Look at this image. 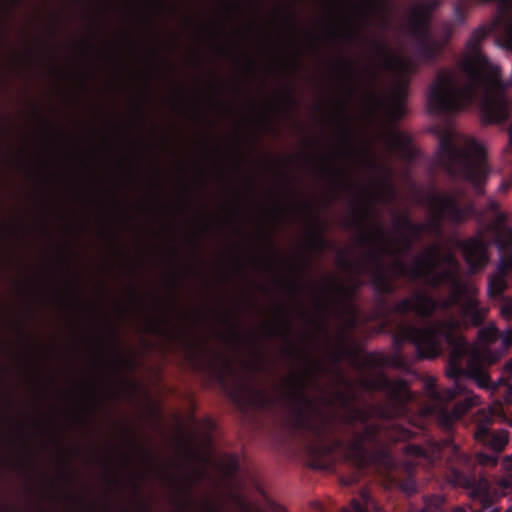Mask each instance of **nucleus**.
<instances>
[{
  "label": "nucleus",
  "mask_w": 512,
  "mask_h": 512,
  "mask_svg": "<svg viewBox=\"0 0 512 512\" xmlns=\"http://www.w3.org/2000/svg\"><path fill=\"white\" fill-rule=\"evenodd\" d=\"M473 496L478 498L483 505H487L491 501L488 482L481 480L473 491Z\"/></svg>",
  "instance_id": "obj_15"
},
{
  "label": "nucleus",
  "mask_w": 512,
  "mask_h": 512,
  "mask_svg": "<svg viewBox=\"0 0 512 512\" xmlns=\"http://www.w3.org/2000/svg\"><path fill=\"white\" fill-rule=\"evenodd\" d=\"M453 512H465V511L461 508H456Z\"/></svg>",
  "instance_id": "obj_28"
},
{
  "label": "nucleus",
  "mask_w": 512,
  "mask_h": 512,
  "mask_svg": "<svg viewBox=\"0 0 512 512\" xmlns=\"http://www.w3.org/2000/svg\"><path fill=\"white\" fill-rule=\"evenodd\" d=\"M467 9V0H459L457 3H455L454 17L451 21L444 24L443 30L441 32H453L455 28L460 26L465 21Z\"/></svg>",
  "instance_id": "obj_11"
},
{
  "label": "nucleus",
  "mask_w": 512,
  "mask_h": 512,
  "mask_svg": "<svg viewBox=\"0 0 512 512\" xmlns=\"http://www.w3.org/2000/svg\"><path fill=\"white\" fill-rule=\"evenodd\" d=\"M23 2L24 0H0V11L12 12Z\"/></svg>",
  "instance_id": "obj_18"
},
{
  "label": "nucleus",
  "mask_w": 512,
  "mask_h": 512,
  "mask_svg": "<svg viewBox=\"0 0 512 512\" xmlns=\"http://www.w3.org/2000/svg\"><path fill=\"white\" fill-rule=\"evenodd\" d=\"M459 68L442 69L436 74L427 92L429 110L452 113L479 99L486 123L506 120L512 105L506 92L508 84L501 79L499 67L482 54L479 37L468 42Z\"/></svg>",
  "instance_id": "obj_2"
},
{
  "label": "nucleus",
  "mask_w": 512,
  "mask_h": 512,
  "mask_svg": "<svg viewBox=\"0 0 512 512\" xmlns=\"http://www.w3.org/2000/svg\"><path fill=\"white\" fill-rule=\"evenodd\" d=\"M502 413V405L494 403L487 411H482V419L479 420L475 437L479 442L489 446L495 451H501L508 443V434L504 431L491 432L485 425V422L490 421L493 417L499 416Z\"/></svg>",
  "instance_id": "obj_7"
},
{
  "label": "nucleus",
  "mask_w": 512,
  "mask_h": 512,
  "mask_svg": "<svg viewBox=\"0 0 512 512\" xmlns=\"http://www.w3.org/2000/svg\"><path fill=\"white\" fill-rule=\"evenodd\" d=\"M510 183H504L502 186H501V189L505 190L509 187Z\"/></svg>",
  "instance_id": "obj_27"
},
{
  "label": "nucleus",
  "mask_w": 512,
  "mask_h": 512,
  "mask_svg": "<svg viewBox=\"0 0 512 512\" xmlns=\"http://www.w3.org/2000/svg\"><path fill=\"white\" fill-rule=\"evenodd\" d=\"M479 404V399L476 395L467 393L466 399L463 403L457 404L454 410L450 413L443 409L439 410V419L444 426L450 425L454 420L458 419L470 407Z\"/></svg>",
  "instance_id": "obj_9"
},
{
  "label": "nucleus",
  "mask_w": 512,
  "mask_h": 512,
  "mask_svg": "<svg viewBox=\"0 0 512 512\" xmlns=\"http://www.w3.org/2000/svg\"><path fill=\"white\" fill-rule=\"evenodd\" d=\"M390 148L401 157L408 158L411 156V148L406 135L398 131L393 132L389 138Z\"/></svg>",
  "instance_id": "obj_10"
},
{
  "label": "nucleus",
  "mask_w": 512,
  "mask_h": 512,
  "mask_svg": "<svg viewBox=\"0 0 512 512\" xmlns=\"http://www.w3.org/2000/svg\"><path fill=\"white\" fill-rule=\"evenodd\" d=\"M509 144L505 150L506 153H509L512 151V124L509 127Z\"/></svg>",
  "instance_id": "obj_26"
},
{
  "label": "nucleus",
  "mask_w": 512,
  "mask_h": 512,
  "mask_svg": "<svg viewBox=\"0 0 512 512\" xmlns=\"http://www.w3.org/2000/svg\"><path fill=\"white\" fill-rule=\"evenodd\" d=\"M430 208L431 220L427 224L415 226L409 220L404 219L392 236L380 240L379 252L391 255L401 253L420 234L436 232L440 221H460L468 214V210L460 208L454 196L448 194L435 195Z\"/></svg>",
  "instance_id": "obj_5"
},
{
  "label": "nucleus",
  "mask_w": 512,
  "mask_h": 512,
  "mask_svg": "<svg viewBox=\"0 0 512 512\" xmlns=\"http://www.w3.org/2000/svg\"><path fill=\"white\" fill-rule=\"evenodd\" d=\"M495 44L509 52H512V34H494Z\"/></svg>",
  "instance_id": "obj_17"
},
{
  "label": "nucleus",
  "mask_w": 512,
  "mask_h": 512,
  "mask_svg": "<svg viewBox=\"0 0 512 512\" xmlns=\"http://www.w3.org/2000/svg\"><path fill=\"white\" fill-rule=\"evenodd\" d=\"M244 5L249 7H254L260 5V0H226L224 6L229 11H240L243 9Z\"/></svg>",
  "instance_id": "obj_16"
},
{
  "label": "nucleus",
  "mask_w": 512,
  "mask_h": 512,
  "mask_svg": "<svg viewBox=\"0 0 512 512\" xmlns=\"http://www.w3.org/2000/svg\"><path fill=\"white\" fill-rule=\"evenodd\" d=\"M394 271L431 285L445 284L451 290L450 296L442 302H435L421 292L399 302L395 307L399 314L415 312L420 316H428L439 310L442 311V319L423 329L401 326L398 339L413 342L424 357L438 355L442 340H446L451 346L448 374L454 377L468 374L479 387H488L489 379L484 368L497 361L508 345L512 344V329L498 337L494 325H489L479 331L478 341L474 346H468L463 341L461 332L467 325V319L477 324L485 311L477 305L475 285L458 275V264L452 254L435 245L419 255L409 267L397 260ZM501 314L506 318L512 317V300L503 301Z\"/></svg>",
  "instance_id": "obj_1"
},
{
  "label": "nucleus",
  "mask_w": 512,
  "mask_h": 512,
  "mask_svg": "<svg viewBox=\"0 0 512 512\" xmlns=\"http://www.w3.org/2000/svg\"><path fill=\"white\" fill-rule=\"evenodd\" d=\"M369 507H374V503L368 492L363 491L359 500H353L350 508L346 512H367Z\"/></svg>",
  "instance_id": "obj_13"
},
{
  "label": "nucleus",
  "mask_w": 512,
  "mask_h": 512,
  "mask_svg": "<svg viewBox=\"0 0 512 512\" xmlns=\"http://www.w3.org/2000/svg\"><path fill=\"white\" fill-rule=\"evenodd\" d=\"M447 43L445 34H419L415 52L419 58L429 60L439 55Z\"/></svg>",
  "instance_id": "obj_8"
},
{
  "label": "nucleus",
  "mask_w": 512,
  "mask_h": 512,
  "mask_svg": "<svg viewBox=\"0 0 512 512\" xmlns=\"http://www.w3.org/2000/svg\"><path fill=\"white\" fill-rule=\"evenodd\" d=\"M386 66L398 78L397 85L394 87L386 104V113L391 120L401 117L405 113L404 95L405 79L404 77L411 73L415 68L414 59L405 52H396L391 54L386 60Z\"/></svg>",
  "instance_id": "obj_6"
},
{
  "label": "nucleus",
  "mask_w": 512,
  "mask_h": 512,
  "mask_svg": "<svg viewBox=\"0 0 512 512\" xmlns=\"http://www.w3.org/2000/svg\"><path fill=\"white\" fill-rule=\"evenodd\" d=\"M493 240L502 252L501 260L497 271L489 279L488 291L491 297H498L505 290L507 283L505 277H512V255L504 254L503 250H512V230L506 225L504 218L498 216L495 222L484 233L467 240L462 245L463 255L471 269L476 270L485 265L488 258L486 255V242Z\"/></svg>",
  "instance_id": "obj_3"
},
{
  "label": "nucleus",
  "mask_w": 512,
  "mask_h": 512,
  "mask_svg": "<svg viewBox=\"0 0 512 512\" xmlns=\"http://www.w3.org/2000/svg\"><path fill=\"white\" fill-rule=\"evenodd\" d=\"M478 461L483 465H495L496 459L492 456H488L486 454H479L477 456Z\"/></svg>",
  "instance_id": "obj_22"
},
{
  "label": "nucleus",
  "mask_w": 512,
  "mask_h": 512,
  "mask_svg": "<svg viewBox=\"0 0 512 512\" xmlns=\"http://www.w3.org/2000/svg\"><path fill=\"white\" fill-rule=\"evenodd\" d=\"M369 6L373 9L384 10L388 8V0H377V2L369 1Z\"/></svg>",
  "instance_id": "obj_23"
},
{
  "label": "nucleus",
  "mask_w": 512,
  "mask_h": 512,
  "mask_svg": "<svg viewBox=\"0 0 512 512\" xmlns=\"http://www.w3.org/2000/svg\"><path fill=\"white\" fill-rule=\"evenodd\" d=\"M508 368L512 370V363L508 365Z\"/></svg>",
  "instance_id": "obj_31"
},
{
  "label": "nucleus",
  "mask_w": 512,
  "mask_h": 512,
  "mask_svg": "<svg viewBox=\"0 0 512 512\" xmlns=\"http://www.w3.org/2000/svg\"><path fill=\"white\" fill-rule=\"evenodd\" d=\"M508 21L510 22L509 27L503 30L502 32L512 33V13L507 15ZM472 32H497L495 29H486L483 27H478L474 29Z\"/></svg>",
  "instance_id": "obj_21"
},
{
  "label": "nucleus",
  "mask_w": 512,
  "mask_h": 512,
  "mask_svg": "<svg viewBox=\"0 0 512 512\" xmlns=\"http://www.w3.org/2000/svg\"><path fill=\"white\" fill-rule=\"evenodd\" d=\"M331 3L338 2L339 0H329Z\"/></svg>",
  "instance_id": "obj_30"
},
{
  "label": "nucleus",
  "mask_w": 512,
  "mask_h": 512,
  "mask_svg": "<svg viewBox=\"0 0 512 512\" xmlns=\"http://www.w3.org/2000/svg\"><path fill=\"white\" fill-rule=\"evenodd\" d=\"M430 395L439 402H448L451 401L457 394L465 393L460 383H457L454 388L446 389L442 392L436 390L435 388L429 387Z\"/></svg>",
  "instance_id": "obj_12"
},
{
  "label": "nucleus",
  "mask_w": 512,
  "mask_h": 512,
  "mask_svg": "<svg viewBox=\"0 0 512 512\" xmlns=\"http://www.w3.org/2000/svg\"><path fill=\"white\" fill-rule=\"evenodd\" d=\"M507 512H512V505L507 509Z\"/></svg>",
  "instance_id": "obj_29"
},
{
  "label": "nucleus",
  "mask_w": 512,
  "mask_h": 512,
  "mask_svg": "<svg viewBox=\"0 0 512 512\" xmlns=\"http://www.w3.org/2000/svg\"><path fill=\"white\" fill-rule=\"evenodd\" d=\"M149 6L162 7L166 4L167 0H143Z\"/></svg>",
  "instance_id": "obj_24"
},
{
  "label": "nucleus",
  "mask_w": 512,
  "mask_h": 512,
  "mask_svg": "<svg viewBox=\"0 0 512 512\" xmlns=\"http://www.w3.org/2000/svg\"><path fill=\"white\" fill-rule=\"evenodd\" d=\"M236 458L234 456H229L226 459V463L224 464V471L227 474H231L233 471L236 470Z\"/></svg>",
  "instance_id": "obj_20"
},
{
  "label": "nucleus",
  "mask_w": 512,
  "mask_h": 512,
  "mask_svg": "<svg viewBox=\"0 0 512 512\" xmlns=\"http://www.w3.org/2000/svg\"><path fill=\"white\" fill-rule=\"evenodd\" d=\"M73 1H74L75 3H77V4H78V2H79V0H73Z\"/></svg>",
  "instance_id": "obj_32"
},
{
  "label": "nucleus",
  "mask_w": 512,
  "mask_h": 512,
  "mask_svg": "<svg viewBox=\"0 0 512 512\" xmlns=\"http://www.w3.org/2000/svg\"><path fill=\"white\" fill-rule=\"evenodd\" d=\"M391 396L398 401H405L409 398L406 384L403 381H396L390 385Z\"/></svg>",
  "instance_id": "obj_14"
},
{
  "label": "nucleus",
  "mask_w": 512,
  "mask_h": 512,
  "mask_svg": "<svg viewBox=\"0 0 512 512\" xmlns=\"http://www.w3.org/2000/svg\"><path fill=\"white\" fill-rule=\"evenodd\" d=\"M438 154L444 166L460 173L472 184L477 185L486 176L483 147L452 127L439 132Z\"/></svg>",
  "instance_id": "obj_4"
},
{
  "label": "nucleus",
  "mask_w": 512,
  "mask_h": 512,
  "mask_svg": "<svg viewBox=\"0 0 512 512\" xmlns=\"http://www.w3.org/2000/svg\"><path fill=\"white\" fill-rule=\"evenodd\" d=\"M498 485L501 489V495L505 494V490L512 488V472L507 473L506 476L501 478Z\"/></svg>",
  "instance_id": "obj_19"
},
{
  "label": "nucleus",
  "mask_w": 512,
  "mask_h": 512,
  "mask_svg": "<svg viewBox=\"0 0 512 512\" xmlns=\"http://www.w3.org/2000/svg\"><path fill=\"white\" fill-rule=\"evenodd\" d=\"M502 467L506 471H512V457H506L502 461Z\"/></svg>",
  "instance_id": "obj_25"
}]
</instances>
